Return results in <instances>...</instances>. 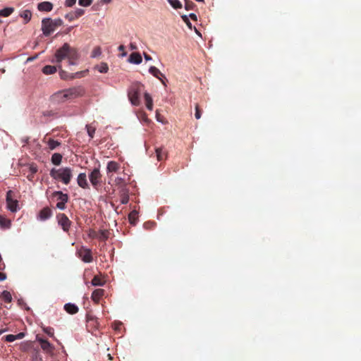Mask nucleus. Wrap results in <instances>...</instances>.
Listing matches in <instances>:
<instances>
[{"label":"nucleus","instance_id":"nucleus-3","mask_svg":"<svg viewBox=\"0 0 361 361\" xmlns=\"http://www.w3.org/2000/svg\"><path fill=\"white\" fill-rule=\"evenodd\" d=\"M73 171L69 167H63L60 169H52L50 171V176L55 180H60L65 185L70 183L73 177Z\"/></svg>","mask_w":361,"mask_h":361},{"label":"nucleus","instance_id":"nucleus-64","mask_svg":"<svg viewBox=\"0 0 361 361\" xmlns=\"http://www.w3.org/2000/svg\"><path fill=\"white\" fill-rule=\"evenodd\" d=\"M1 22H2V21H1V20L0 19V23H1Z\"/></svg>","mask_w":361,"mask_h":361},{"label":"nucleus","instance_id":"nucleus-14","mask_svg":"<svg viewBox=\"0 0 361 361\" xmlns=\"http://www.w3.org/2000/svg\"><path fill=\"white\" fill-rule=\"evenodd\" d=\"M120 169V165L118 162L114 161H110L107 164L106 171L109 174V173H116Z\"/></svg>","mask_w":361,"mask_h":361},{"label":"nucleus","instance_id":"nucleus-55","mask_svg":"<svg viewBox=\"0 0 361 361\" xmlns=\"http://www.w3.org/2000/svg\"><path fill=\"white\" fill-rule=\"evenodd\" d=\"M159 80L161 82V83H162L164 86H166V82L168 81V80H167V79H166V80L164 78L161 77V79H159Z\"/></svg>","mask_w":361,"mask_h":361},{"label":"nucleus","instance_id":"nucleus-2","mask_svg":"<svg viewBox=\"0 0 361 361\" xmlns=\"http://www.w3.org/2000/svg\"><path fill=\"white\" fill-rule=\"evenodd\" d=\"M80 94V90L78 88L73 87L53 94L50 100L52 103L58 104L73 99Z\"/></svg>","mask_w":361,"mask_h":361},{"label":"nucleus","instance_id":"nucleus-32","mask_svg":"<svg viewBox=\"0 0 361 361\" xmlns=\"http://www.w3.org/2000/svg\"><path fill=\"white\" fill-rule=\"evenodd\" d=\"M91 283L94 286H102L104 282L100 279L99 276H94L92 279Z\"/></svg>","mask_w":361,"mask_h":361},{"label":"nucleus","instance_id":"nucleus-61","mask_svg":"<svg viewBox=\"0 0 361 361\" xmlns=\"http://www.w3.org/2000/svg\"><path fill=\"white\" fill-rule=\"evenodd\" d=\"M4 331H5V330H0V335H1L3 332H4Z\"/></svg>","mask_w":361,"mask_h":361},{"label":"nucleus","instance_id":"nucleus-43","mask_svg":"<svg viewBox=\"0 0 361 361\" xmlns=\"http://www.w3.org/2000/svg\"><path fill=\"white\" fill-rule=\"evenodd\" d=\"M201 115H202L201 110L200 109L198 104H196L195 105V116L197 119H200L201 118Z\"/></svg>","mask_w":361,"mask_h":361},{"label":"nucleus","instance_id":"nucleus-60","mask_svg":"<svg viewBox=\"0 0 361 361\" xmlns=\"http://www.w3.org/2000/svg\"><path fill=\"white\" fill-rule=\"evenodd\" d=\"M37 58V56H33V58H29L27 59V61H31V60H33L34 59H36Z\"/></svg>","mask_w":361,"mask_h":361},{"label":"nucleus","instance_id":"nucleus-48","mask_svg":"<svg viewBox=\"0 0 361 361\" xmlns=\"http://www.w3.org/2000/svg\"><path fill=\"white\" fill-rule=\"evenodd\" d=\"M30 173L32 174V176H35V174L37 172V167L35 165H31L29 168Z\"/></svg>","mask_w":361,"mask_h":361},{"label":"nucleus","instance_id":"nucleus-39","mask_svg":"<svg viewBox=\"0 0 361 361\" xmlns=\"http://www.w3.org/2000/svg\"><path fill=\"white\" fill-rule=\"evenodd\" d=\"M74 12L75 17L76 19L81 17L85 13V10L82 8H77Z\"/></svg>","mask_w":361,"mask_h":361},{"label":"nucleus","instance_id":"nucleus-30","mask_svg":"<svg viewBox=\"0 0 361 361\" xmlns=\"http://www.w3.org/2000/svg\"><path fill=\"white\" fill-rule=\"evenodd\" d=\"M14 11V8L12 7L5 8L0 10V16L3 17L9 16Z\"/></svg>","mask_w":361,"mask_h":361},{"label":"nucleus","instance_id":"nucleus-45","mask_svg":"<svg viewBox=\"0 0 361 361\" xmlns=\"http://www.w3.org/2000/svg\"><path fill=\"white\" fill-rule=\"evenodd\" d=\"M183 20L184 21V23H185L187 24V25L191 28L192 27V25H191V23L190 22L189 19H188V17L186 16V15H183L181 16Z\"/></svg>","mask_w":361,"mask_h":361},{"label":"nucleus","instance_id":"nucleus-7","mask_svg":"<svg viewBox=\"0 0 361 361\" xmlns=\"http://www.w3.org/2000/svg\"><path fill=\"white\" fill-rule=\"evenodd\" d=\"M56 29L51 18H47L42 20V30L44 35L49 36Z\"/></svg>","mask_w":361,"mask_h":361},{"label":"nucleus","instance_id":"nucleus-20","mask_svg":"<svg viewBox=\"0 0 361 361\" xmlns=\"http://www.w3.org/2000/svg\"><path fill=\"white\" fill-rule=\"evenodd\" d=\"M64 310L71 314H76L78 312V307L75 304L67 303L64 305Z\"/></svg>","mask_w":361,"mask_h":361},{"label":"nucleus","instance_id":"nucleus-5","mask_svg":"<svg viewBox=\"0 0 361 361\" xmlns=\"http://www.w3.org/2000/svg\"><path fill=\"white\" fill-rule=\"evenodd\" d=\"M6 200L7 204V208L11 212H16L19 209L18 201L16 198V195L13 191L8 190L6 192Z\"/></svg>","mask_w":361,"mask_h":361},{"label":"nucleus","instance_id":"nucleus-47","mask_svg":"<svg viewBox=\"0 0 361 361\" xmlns=\"http://www.w3.org/2000/svg\"><path fill=\"white\" fill-rule=\"evenodd\" d=\"M76 3V0H66L65 5L67 7H71L75 5Z\"/></svg>","mask_w":361,"mask_h":361},{"label":"nucleus","instance_id":"nucleus-29","mask_svg":"<svg viewBox=\"0 0 361 361\" xmlns=\"http://www.w3.org/2000/svg\"><path fill=\"white\" fill-rule=\"evenodd\" d=\"M11 226V221L2 216H0V226L3 228H8Z\"/></svg>","mask_w":361,"mask_h":361},{"label":"nucleus","instance_id":"nucleus-8","mask_svg":"<svg viewBox=\"0 0 361 361\" xmlns=\"http://www.w3.org/2000/svg\"><path fill=\"white\" fill-rule=\"evenodd\" d=\"M78 257L85 263H90L93 261L92 251L90 249L82 246L77 250Z\"/></svg>","mask_w":361,"mask_h":361},{"label":"nucleus","instance_id":"nucleus-51","mask_svg":"<svg viewBox=\"0 0 361 361\" xmlns=\"http://www.w3.org/2000/svg\"><path fill=\"white\" fill-rule=\"evenodd\" d=\"M118 50H119V51H124V50H125V47H124L123 45H120V46L118 47ZM126 55V52H123V53L122 54V56H125Z\"/></svg>","mask_w":361,"mask_h":361},{"label":"nucleus","instance_id":"nucleus-21","mask_svg":"<svg viewBox=\"0 0 361 361\" xmlns=\"http://www.w3.org/2000/svg\"><path fill=\"white\" fill-rule=\"evenodd\" d=\"M144 98L145 100L146 107L148 110L152 111L153 109V101L149 93L145 92L144 94Z\"/></svg>","mask_w":361,"mask_h":361},{"label":"nucleus","instance_id":"nucleus-23","mask_svg":"<svg viewBox=\"0 0 361 361\" xmlns=\"http://www.w3.org/2000/svg\"><path fill=\"white\" fill-rule=\"evenodd\" d=\"M20 16L23 18L24 24H27L31 20L32 13L30 10H25L20 13Z\"/></svg>","mask_w":361,"mask_h":361},{"label":"nucleus","instance_id":"nucleus-42","mask_svg":"<svg viewBox=\"0 0 361 361\" xmlns=\"http://www.w3.org/2000/svg\"><path fill=\"white\" fill-rule=\"evenodd\" d=\"M52 23H54V26H55V27L57 28L58 27L62 25L63 20L61 18H56L52 20Z\"/></svg>","mask_w":361,"mask_h":361},{"label":"nucleus","instance_id":"nucleus-37","mask_svg":"<svg viewBox=\"0 0 361 361\" xmlns=\"http://www.w3.org/2000/svg\"><path fill=\"white\" fill-rule=\"evenodd\" d=\"M108 70H109V67L106 63H101V65L99 66V69H98V71L102 73H106L108 71Z\"/></svg>","mask_w":361,"mask_h":361},{"label":"nucleus","instance_id":"nucleus-26","mask_svg":"<svg viewBox=\"0 0 361 361\" xmlns=\"http://www.w3.org/2000/svg\"><path fill=\"white\" fill-rule=\"evenodd\" d=\"M62 160V155L59 153H54L51 157V162L56 166L60 165Z\"/></svg>","mask_w":361,"mask_h":361},{"label":"nucleus","instance_id":"nucleus-34","mask_svg":"<svg viewBox=\"0 0 361 361\" xmlns=\"http://www.w3.org/2000/svg\"><path fill=\"white\" fill-rule=\"evenodd\" d=\"M86 128L88 135L90 137V138H93L96 130V128L92 126V125H87Z\"/></svg>","mask_w":361,"mask_h":361},{"label":"nucleus","instance_id":"nucleus-58","mask_svg":"<svg viewBox=\"0 0 361 361\" xmlns=\"http://www.w3.org/2000/svg\"><path fill=\"white\" fill-rule=\"evenodd\" d=\"M27 179H28L29 180H31V181H32V180H33V178H34V176H32V173H30V174H28V175H27Z\"/></svg>","mask_w":361,"mask_h":361},{"label":"nucleus","instance_id":"nucleus-52","mask_svg":"<svg viewBox=\"0 0 361 361\" xmlns=\"http://www.w3.org/2000/svg\"><path fill=\"white\" fill-rule=\"evenodd\" d=\"M6 279V274L3 272H0V281H4Z\"/></svg>","mask_w":361,"mask_h":361},{"label":"nucleus","instance_id":"nucleus-28","mask_svg":"<svg viewBox=\"0 0 361 361\" xmlns=\"http://www.w3.org/2000/svg\"><path fill=\"white\" fill-rule=\"evenodd\" d=\"M0 298L6 302H11L12 300L11 294L7 290H4L1 293Z\"/></svg>","mask_w":361,"mask_h":361},{"label":"nucleus","instance_id":"nucleus-22","mask_svg":"<svg viewBox=\"0 0 361 361\" xmlns=\"http://www.w3.org/2000/svg\"><path fill=\"white\" fill-rule=\"evenodd\" d=\"M39 342L40 343L41 348L46 351H50L52 348L51 343L45 339L39 338Z\"/></svg>","mask_w":361,"mask_h":361},{"label":"nucleus","instance_id":"nucleus-62","mask_svg":"<svg viewBox=\"0 0 361 361\" xmlns=\"http://www.w3.org/2000/svg\"><path fill=\"white\" fill-rule=\"evenodd\" d=\"M108 356H109V359H111V356L110 354H108Z\"/></svg>","mask_w":361,"mask_h":361},{"label":"nucleus","instance_id":"nucleus-46","mask_svg":"<svg viewBox=\"0 0 361 361\" xmlns=\"http://www.w3.org/2000/svg\"><path fill=\"white\" fill-rule=\"evenodd\" d=\"M66 202H58V203L56 204V207L59 209L63 210L66 208Z\"/></svg>","mask_w":361,"mask_h":361},{"label":"nucleus","instance_id":"nucleus-11","mask_svg":"<svg viewBox=\"0 0 361 361\" xmlns=\"http://www.w3.org/2000/svg\"><path fill=\"white\" fill-rule=\"evenodd\" d=\"M51 216V209L49 207H47L40 210L38 214V219L41 221H45L49 219Z\"/></svg>","mask_w":361,"mask_h":361},{"label":"nucleus","instance_id":"nucleus-10","mask_svg":"<svg viewBox=\"0 0 361 361\" xmlns=\"http://www.w3.org/2000/svg\"><path fill=\"white\" fill-rule=\"evenodd\" d=\"M43 142L47 145L50 150H54L61 145V142L59 141L48 137L47 135L44 136Z\"/></svg>","mask_w":361,"mask_h":361},{"label":"nucleus","instance_id":"nucleus-31","mask_svg":"<svg viewBox=\"0 0 361 361\" xmlns=\"http://www.w3.org/2000/svg\"><path fill=\"white\" fill-rule=\"evenodd\" d=\"M128 220L131 224L135 225L137 220V212L136 211L131 212L128 214Z\"/></svg>","mask_w":361,"mask_h":361},{"label":"nucleus","instance_id":"nucleus-38","mask_svg":"<svg viewBox=\"0 0 361 361\" xmlns=\"http://www.w3.org/2000/svg\"><path fill=\"white\" fill-rule=\"evenodd\" d=\"M92 3V0H78V4L81 6H89Z\"/></svg>","mask_w":361,"mask_h":361},{"label":"nucleus","instance_id":"nucleus-50","mask_svg":"<svg viewBox=\"0 0 361 361\" xmlns=\"http://www.w3.org/2000/svg\"><path fill=\"white\" fill-rule=\"evenodd\" d=\"M25 336V334L20 332L16 335V339H22Z\"/></svg>","mask_w":361,"mask_h":361},{"label":"nucleus","instance_id":"nucleus-6","mask_svg":"<svg viewBox=\"0 0 361 361\" xmlns=\"http://www.w3.org/2000/svg\"><path fill=\"white\" fill-rule=\"evenodd\" d=\"M56 219L59 225L64 232H68L72 222L68 216L63 213H59L56 215Z\"/></svg>","mask_w":361,"mask_h":361},{"label":"nucleus","instance_id":"nucleus-18","mask_svg":"<svg viewBox=\"0 0 361 361\" xmlns=\"http://www.w3.org/2000/svg\"><path fill=\"white\" fill-rule=\"evenodd\" d=\"M149 72L157 79H161V77H162L166 80V76L155 66H151L149 69Z\"/></svg>","mask_w":361,"mask_h":361},{"label":"nucleus","instance_id":"nucleus-16","mask_svg":"<svg viewBox=\"0 0 361 361\" xmlns=\"http://www.w3.org/2000/svg\"><path fill=\"white\" fill-rule=\"evenodd\" d=\"M155 153L158 161L164 160L167 157V152L164 147H157L155 149Z\"/></svg>","mask_w":361,"mask_h":361},{"label":"nucleus","instance_id":"nucleus-63","mask_svg":"<svg viewBox=\"0 0 361 361\" xmlns=\"http://www.w3.org/2000/svg\"><path fill=\"white\" fill-rule=\"evenodd\" d=\"M2 49V46L0 44V51Z\"/></svg>","mask_w":361,"mask_h":361},{"label":"nucleus","instance_id":"nucleus-27","mask_svg":"<svg viewBox=\"0 0 361 361\" xmlns=\"http://www.w3.org/2000/svg\"><path fill=\"white\" fill-rule=\"evenodd\" d=\"M129 201V196L128 192L125 190H123L120 195V202L123 204H126Z\"/></svg>","mask_w":361,"mask_h":361},{"label":"nucleus","instance_id":"nucleus-44","mask_svg":"<svg viewBox=\"0 0 361 361\" xmlns=\"http://www.w3.org/2000/svg\"><path fill=\"white\" fill-rule=\"evenodd\" d=\"M5 340L7 341V342H13L16 339V335H13V334H8L7 336H5Z\"/></svg>","mask_w":361,"mask_h":361},{"label":"nucleus","instance_id":"nucleus-9","mask_svg":"<svg viewBox=\"0 0 361 361\" xmlns=\"http://www.w3.org/2000/svg\"><path fill=\"white\" fill-rule=\"evenodd\" d=\"M89 179L95 189H98L102 182V175L99 169H94L89 175Z\"/></svg>","mask_w":361,"mask_h":361},{"label":"nucleus","instance_id":"nucleus-36","mask_svg":"<svg viewBox=\"0 0 361 361\" xmlns=\"http://www.w3.org/2000/svg\"><path fill=\"white\" fill-rule=\"evenodd\" d=\"M102 54V49L100 47H96L94 48L92 52V57L95 58Z\"/></svg>","mask_w":361,"mask_h":361},{"label":"nucleus","instance_id":"nucleus-24","mask_svg":"<svg viewBox=\"0 0 361 361\" xmlns=\"http://www.w3.org/2000/svg\"><path fill=\"white\" fill-rule=\"evenodd\" d=\"M56 71H57L56 66H50V65L45 66L43 68V69H42V72L45 75L53 74V73H56Z\"/></svg>","mask_w":361,"mask_h":361},{"label":"nucleus","instance_id":"nucleus-53","mask_svg":"<svg viewBox=\"0 0 361 361\" xmlns=\"http://www.w3.org/2000/svg\"><path fill=\"white\" fill-rule=\"evenodd\" d=\"M130 48L131 50H136L137 49V45L135 44V43H133V42H131L130 44Z\"/></svg>","mask_w":361,"mask_h":361},{"label":"nucleus","instance_id":"nucleus-25","mask_svg":"<svg viewBox=\"0 0 361 361\" xmlns=\"http://www.w3.org/2000/svg\"><path fill=\"white\" fill-rule=\"evenodd\" d=\"M109 235V231L108 230H100L97 233V239L101 241H105L108 239Z\"/></svg>","mask_w":361,"mask_h":361},{"label":"nucleus","instance_id":"nucleus-4","mask_svg":"<svg viewBox=\"0 0 361 361\" xmlns=\"http://www.w3.org/2000/svg\"><path fill=\"white\" fill-rule=\"evenodd\" d=\"M143 87V85L138 82H135L132 83L131 85L129 87L128 90V97L133 105H140V94Z\"/></svg>","mask_w":361,"mask_h":361},{"label":"nucleus","instance_id":"nucleus-12","mask_svg":"<svg viewBox=\"0 0 361 361\" xmlns=\"http://www.w3.org/2000/svg\"><path fill=\"white\" fill-rule=\"evenodd\" d=\"M78 185L83 189L90 188L89 184L87 180V176L85 173H80L77 178Z\"/></svg>","mask_w":361,"mask_h":361},{"label":"nucleus","instance_id":"nucleus-59","mask_svg":"<svg viewBox=\"0 0 361 361\" xmlns=\"http://www.w3.org/2000/svg\"><path fill=\"white\" fill-rule=\"evenodd\" d=\"M111 1V0H102V2L104 4H109Z\"/></svg>","mask_w":361,"mask_h":361},{"label":"nucleus","instance_id":"nucleus-33","mask_svg":"<svg viewBox=\"0 0 361 361\" xmlns=\"http://www.w3.org/2000/svg\"><path fill=\"white\" fill-rule=\"evenodd\" d=\"M170 5L175 9L181 8L182 4L179 0H167Z\"/></svg>","mask_w":361,"mask_h":361},{"label":"nucleus","instance_id":"nucleus-49","mask_svg":"<svg viewBox=\"0 0 361 361\" xmlns=\"http://www.w3.org/2000/svg\"><path fill=\"white\" fill-rule=\"evenodd\" d=\"M60 76L62 79H66L67 78V73L64 71L63 70L60 69L59 72Z\"/></svg>","mask_w":361,"mask_h":361},{"label":"nucleus","instance_id":"nucleus-54","mask_svg":"<svg viewBox=\"0 0 361 361\" xmlns=\"http://www.w3.org/2000/svg\"><path fill=\"white\" fill-rule=\"evenodd\" d=\"M189 16L193 20H197V16L195 13H190L189 15Z\"/></svg>","mask_w":361,"mask_h":361},{"label":"nucleus","instance_id":"nucleus-17","mask_svg":"<svg viewBox=\"0 0 361 361\" xmlns=\"http://www.w3.org/2000/svg\"><path fill=\"white\" fill-rule=\"evenodd\" d=\"M128 61L132 63L140 64L141 63L142 59L140 53L133 52L130 55Z\"/></svg>","mask_w":361,"mask_h":361},{"label":"nucleus","instance_id":"nucleus-13","mask_svg":"<svg viewBox=\"0 0 361 361\" xmlns=\"http://www.w3.org/2000/svg\"><path fill=\"white\" fill-rule=\"evenodd\" d=\"M104 294V290L98 288L93 291L92 294V300L97 304L99 302L100 299Z\"/></svg>","mask_w":361,"mask_h":361},{"label":"nucleus","instance_id":"nucleus-56","mask_svg":"<svg viewBox=\"0 0 361 361\" xmlns=\"http://www.w3.org/2000/svg\"><path fill=\"white\" fill-rule=\"evenodd\" d=\"M52 331H53V330H52V329L49 328V329H47L45 331V332H46L47 334H49V335H50V336H52V335H53V332H52Z\"/></svg>","mask_w":361,"mask_h":361},{"label":"nucleus","instance_id":"nucleus-35","mask_svg":"<svg viewBox=\"0 0 361 361\" xmlns=\"http://www.w3.org/2000/svg\"><path fill=\"white\" fill-rule=\"evenodd\" d=\"M184 1H185V8L187 11L192 10L195 8V4L192 1L184 0Z\"/></svg>","mask_w":361,"mask_h":361},{"label":"nucleus","instance_id":"nucleus-41","mask_svg":"<svg viewBox=\"0 0 361 361\" xmlns=\"http://www.w3.org/2000/svg\"><path fill=\"white\" fill-rule=\"evenodd\" d=\"M65 18L66 19H67L68 21H73L74 20L76 19V18L75 17V15H74V12H70L68 13H67L66 16H65Z\"/></svg>","mask_w":361,"mask_h":361},{"label":"nucleus","instance_id":"nucleus-1","mask_svg":"<svg viewBox=\"0 0 361 361\" xmlns=\"http://www.w3.org/2000/svg\"><path fill=\"white\" fill-rule=\"evenodd\" d=\"M79 59V54L77 49L71 47L68 43H64L62 47L59 48L54 55L51 63L57 64V67L61 69V62L67 60L69 66H74L77 63Z\"/></svg>","mask_w":361,"mask_h":361},{"label":"nucleus","instance_id":"nucleus-19","mask_svg":"<svg viewBox=\"0 0 361 361\" xmlns=\"http://www.w3.org/2000/svg\"><path fill=\"white\" fill-rule=\"evenodd\" d=\"M53 197H56L59 202H68V196L67 194L63 193L61 191H55L52 194Z\"/></svg>","mask_w":361,"mask_h":361},{"label":"nucleus","instance_id":"nucleus-40","mask_svg":"<svg viewBox=\"0 0 361 361\" xmlns=\"http://www.w3.org/2000/svg\"><path fill=\"white\" fill-rule=\"evenodd\" d=\"M98 231H94V229H90L88 231V236L90 238H97Z\"/></svg>","mask_w":361,"mask_h":361},{"label":"nucleus","instance_id":"nucleus-15","mask_svg":"<svg viewBox=\"0 0 361 361\" xmlns=\"http://www.w3.org/2000/svg\"><path fill=\"white\" fill-rule=\"evenodd\" d=\"M37 8L40 11L49 12L53 9V4L49 1H43L38 4Z\"/></svg>","mask_w":361,"mask_h":361},{"label":"nucleus","instance_id":"nucleus-57","mask_svg":"<svg viewBox=\"0 0 361 361\" xmlns=\"http://www.w3.org/2000/svg\"><path fill=\"white\" fill-rule=\"evenodd\" d=\"M144 56H145V59L146 61L152 60V57L149 55H148V54H147L145 53L144 54Z\"/></svg>","mask_w":361,"mask_h":361}]
</instances>
